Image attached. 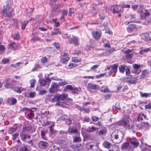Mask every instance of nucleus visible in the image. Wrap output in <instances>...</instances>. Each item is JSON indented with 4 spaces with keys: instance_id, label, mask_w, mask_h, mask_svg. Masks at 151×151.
Instances as JSON below:
<instances>
[{
    "instance_id": "f257e3e1",
    "label": "nucleus",
    "mask_w": 151,
    "mask_h": 151,
    "mask_svg": "<svg viewBox=\"0 0 151 151\" xmlns=\"http://www.w3.org/2000/svg\"><path fill=\"white\" fill-rule=\"evenodd\" d=\"M116 125H119L126 127L129 129H131L134 133H135L136 130H138L137 124L134 121H133L131 125H130L129 120L124 119L122 121H119L115 123Z\"/></svg>"
},
{
    "instance_id": "f03ea898",
    "label": "nucleus",
    "mask_w": 151,
    "mask_h": 151,
    "mask_svg": "<svg viewBox=\"0 0 151 151\" xmlns=\"http://www.w3.org/2000/svg\"><path fill=\"white\" fill-rule=\"evenodd\" d=\"M111 138L114 143L119 144L123 139V133L120 130H115L111 134Z\"/></svg>"
},
{
    "instance_id": "7ed1b4c3",
    "label": "nucleus",
    "mask_w": 151,
    "mask_h": 151,
    "mask_svg": "<svg viewBox=\"0 0 151 151\" xmlns=\"http://www.w3.org/2000/svg\"><path fill=\"white\" fill-rule=\"evenodd\" d=\"M2 12L3 15L5 16L11 17L14 14V10L11 7L10 5L8 3H7L6 5L4 6Z\"/></svg>"
},
{
    "instance_id": "20e7f679",
    "label": "nucleus",
    "mask_w": 151,
    "mask_h": 151,
    "mask_svg": "<svg viewBox=\"0 0 151 151\" xmlns=\"http://www.w3.org/2000/svg\"><path fill=\"white\" fill-rule=\"evenodd\" d=\"M68 97V95H57L55 96L54 98L52 99L51 101L52 102H55L57 101L55 106L59 105L62 106V105L60 103V101L65 100Z\"/></svg>"
},
{
    "instance_id": "39448f33",
    "label": "nucleus",
    "mask_w": 151,
    "mask_h": 151,
    "mask_svg": "<svg viewBox=\"0 0 151 151\" xmlns=\"http://www.w3.org/2000/svg\"><path fill=\"white\" fill-rule=\"evenodd\" d=\"M111 10H113L114 13H118L123 11V7H122V5L121 4L119 5L116 4L111 6Z\"/></svg>"
},
{
    "instance_id": "423d86ee",
    "label": "nucleus",
    "mask_w": 151,
    "mask_h": 151,
    "mask_svg": "<svg viewBox=\"0 0 151 151\" xmlns=\"http://www.w3.org/2000/svg\"><path fill=\"white\" fill-rule=\"evenodd\" d=\"M119 72L121 73H124L125 70L126 75L127 76L130 75V70L129 66L125 65H120L119 67Z\"/></svg>"
},
{
    "instance_id": "0eeeda50",
    "label": "nucleus",
    "mask_w": 151,
    "mask_h": 151,
    "mask_svg": "<svg viewBox=\"0 0 151 151\" xmlns=\"http://www.w3.org/2000/svg\"><path fill=\"white\" fill-rule=\"evenodd\" d=\"M118 65L117 64H114L111 66V69L108 72L109 75L111 76L114 77L117 71V68Z\"/></svg>"
},
{
    "instance_id": "6e6552de",
    "label": "nucleus",
    "mask_w": 151,
    "mask_h": 151,
    "mask_svg": "<svg viewBox=\"0 0 151 151\" xmlns=\"http://www.w3.org/2000/svg\"><path fill=\"white\" fill-rule=\"evenodd\" d=\"M129 142L131 145V146L133 147V149L137 147L139 144L138 140L134 137L130 138L129 139Z\"/></svg>"
},
{
    "instance_id": "1a4fd4ad",
    "label": "nucleus",
    "mask_w": 151,
    "mask_h": 151,
    "mask_svg": "<svg viewBox=\"0 0 151 151\" xmlns=\"http://www.w3.org/2000/svg\"><path fill=\"white\" fill-rule=\"evenodd\" d=\"M121 148L122 150H123L130 151L133 150L132 146L130 145L129 143L128 142L124 143L122 145Z\"/></svg>"
},
{
    "instance_id": "9d476101",
    "label": "nucleus",
    "mask_w": 151,
    "mask_h": 151,
    "mask_svg": "<svg viewBox=\"0 0 151 151\" xmlns=\"http://www.w3.org/2000/svg\"><path fill=\"white\" fill-rule=\"evenodd\" d=\"M72 37L68 40L70 44L73 43L75 45L77 46L79 45V38L74 35H72Z\"/></svg>"
},
{
    "instance_id": "9b49d317",
    "label": "nucleus",
    "mask_w": 151,
    "mask_h": 151,
    "mask_svg": "<svg viewBox=\"0 0 151 151\" xmlns=\"http://www.w3.org/2000/svg\"><path fill=\"white\" fill-rule=\"evenodd\" d=\"M59 86L57 84L52 83L51 85V87L49 89V91L50 93H55L57 92L58 90V88Z\"/></svg>"
},
{
    "instance_id": "f8f14e48",
    "label": "nucleus",
    "mask_w": 151,
    "mask_h": 151,
    "mask_svg": "<svg viewBox=\"0 0 151 151\" xmlns=\"http://www.w3.org/2000/svg\"><path fill=\"white\" fill-rule=\"evenodd\" d=\"M140 66L139 65L134 63L132 65V67L133 68V72L135 74H138L141 71L140 69L139 68Z\"/></svg>"
},
{
    "instance_id": "ddd939ff",
    "label": "nucleus",
    "mask_w": 151,
    "mask_h": 151,
    "mask_svg": "<svg viewBox=\"0 0 151 151\" xmlns=\"http://www.w3.org/2000/svg\"><path fill=\"white\" fill-rule=\"evenodd\" d=\"M38 145L40 148L44 150L47 149L49 147L48 143L44 141L40 142L38 144Z\"/></svg>"
},
{
    "instance_id": "4468645a",
    "label": "nucleus",
    "mask_w": 151,
    "mask_h": 151,
    "mask_svg": "<svg viewBox=\"0 0 151 151\" xmlns=\"http://www.w3.org/2000/svg\"><path fill=\"white\" fill-rule=\"evenodd\" d=\"M140 15L141 18L145 19L146 17L149 16L150 14L147 10L144 9L141 11Z\"/></svg>"
},
{
    "instance_id": "2eb2a0df",
    "label": "nucleus",
    "mask_w": 151,
    "mask_h": 151,
    "mask_svg": "<svg viewBox=\"0 0 151 151\" xmlns=\"http://www.w3.org/2000/svg\"><path fill=\"white\" fill-rule=\"evenodd\" d=\"M17 102V99L13 97L9 98L7 100V103L10 105L15 104Z\"/></svg>"
},
{
    "instance_id": "dca6fc26",
    "label": "nucleus",
    "mask_w": 151,
    "mask_h": 151,
    "mask_svg": "<svg viewBox=\"0 0 151 151\" xmlns=\"http://www.w3.org/2000/svg\"><path fill=\"white\" fill-rule=\"evenodd\" d=\"M59 7L58 4H55L53 5L52 7L51 12L53 15H56L58 12V8Z\"/></svg>"
},
{
    "instance_id": "f3484780",
    "label": "nucleus",
    "mask_w": 151,
    "mask_h": 151,
    "mask_svg": "<svg viewBox=\"0 0 151 151\" xmlns=\"http://www.w3.org/2000/svg\"><path fill=\"white\" fill-rule=\"evenodd\" d=\"M69 59V58L68 56L66 53H64L63 56L61 58L60 62L63 63H66Z\"/></svg>"
},
{
    "instance_id": "a211bd4d",
    "label": "nucleus",
    "mask_w": 151,
    "mask_h": 151,
    "mask_svg": "<svg viewBox=\"0 0 151 151\" xmlns=\"http://www.w3.org/2000/svg\"><path fill=\"white\" fill-rule=\"evenodd\" d=\"M68 132L69 134H72L77 133L78 130L76 127L71 126L69 127Z\"/></svg>"
},
{
    "instance_id": "6ab92c4d",
    "label": "nucleus",
    "mask_w": 151,
    "mask_h": 151,
    "mask_svg": "<svg viewBox=\"0 0 151 151\" xmlns=\"http://www.w3.org/2000/svg\"><path fill=\"white\" fill-rule=\"evenodd\" d=\"M20 136L21 139L24 141H25L27 138L29 139L31 138L30 135L27 134H24L23 132H21L20 133Z\"/></svg>"
},
{
    "instance_id": "aec40b11",
    "label": "nucleus",
    "mask_w": 151,
    "mask_h": 151,
    "mask_svg": "<svg viewBox=\"0 0 151 151\" xmlns=\"http://www.w3.org/2000/svg\"><path fill=\"white\" fill-rule=\"evenodd\" d=\"M72 93L74 94H83V91L80 87H74L72 90Z\"/></svg>"
},
{
    "instance_id": "412c9836",
    "label": "nucleus",
    "mask_w": 151,
    "mask_h": 151,
    "mask_svg": "<svg viewBox=\"0 0 151 151\" xmlns=\"http://www.w3.org/2000/svg\"><path fill=\"white\" fill-rule=\"evenodd\" d=\"M92 34L93 37L96 40L99 39L101 37V34L98 32L93 31Z\"/></svg>"
},
{
    "instance_id": "4be33fe9",
    "label": "nucleus",
    "mask_w": 151,
    "mask_h": 151,
    "mask_svg": "<svg viewBox=\"0 0 151 151\" xmlns=\"http://www.w3.org/2000/svg\"><path fill=\"white\" fill-rule=\"evenodd\" d=\"M88 87L92 89H98L100 87L97 85H95L91 83H89L88 84Z\"/></svg>"
},
{
    "instance_id": "5701e85b",
    "label": "nucleus",
    "mask_w": 151,
    "mask_h": 151,
    "mask_svg": "<svg viewBox=\"0 0 151 151\" xmlns=\"http://www.w3.org/2000/svg\"><path fill=\"white\" fill-rule=\"evenodd\" d=\"M87 147L89 151H96L97 149L96 146L90 144L87 145Z\"/></svg>"
},
{
    "instance_id": "b1692460",
    "label": "nucleus",
    "mask_w": 151,
    "mask_h": 151,
    "mask_svg": "<svg viewBox=\"0 0 151 151\" xmlns=\"http://www.w3.org/2000/svg\"><path fill=\"white\" fill-rule=\"evenodd\" d=\"M136 28V25L134 24H129L127 28V31L128 32H130L135 29Z\"/></svg>"
},
{
    "instance_id": "393cba45",
    "label": "nucleus",
    "mask_w": 151,
    "mask_h": 151,
    "mask_svg": "<svg viewBox=\"0 0 151 151\" xmlns=\"http://www.w3.org/2000/svg\"><path fill=\"white\" fill-rule=\"evenodd\" d=\"M8 47L9 49L12 50H14L17 49V46L16 44L14 42H12L9 44Z\"/></svg>"
},
{
    "instance_id": "a878e982",
    "label": "nucleus",
    "mask_w": 151,
    "mask_h": 151,
    "mask_svg": "<svg viewBox=\"0 0 151 151\" xmlns=\"http://www.w3.org/2000/svg\"><path fill=\"white\" fill-rule=\"evenodd\" d=\"M100 89L101 91L105 93L108 92L109 93H112L113 92H115V91H110L108 88V87L107 86H102L101 88Z\"/></svg>"
},
{
    "instance_id": "bb28decb",
    "label": "nucleus",
    "mask_w": 151,
    "mask_h": 151,
    "mask_svg": "<svg viewBox=\"0 0 151 151\" xmlns=\"http://www.w3.org/2000/svg\"><path fill=\"white\" fill-rule=\"evenodd\" d=\"M97 128L94 127L93 126L89 127L86 129V131L88 132L91 133L94 132L98 129Z\"/></svg>"
},
{
    "instance_id": "cd10ccee",
    "label": "nucleus",
    "mask_w": 151,
    "mask_h": 151,
    "mask_svg": "<svg viewBox=\"0 0 151 151\" xmlns=\"http://www.w3.org/2000/svg\"><path fill=\"white\" fill-rule=\"evenodd\" d=\"M47 132V130L43 129L42 130L41 132L42 138L43 139L45 140L47 139V137L45 136V134Z\"/></svg>"
},
{
    "instance_id": "c85d7f7f",
    "label": "nucleus",
    "mask_w": 151,
    "mask_h": 151,
    "mask_svg": "<svg viewBox=\"0 0 151 151\" xmlns=\"http://www.w3.org/2000/svg\"><path fill=\"white\" fill-rule=\"evenodd\" d=\"M32 129L31 127L25 125L23 126L22 130L23 132H27L30 131Z\"/></svg>"
},
{
    "instance_id": "c756f323",
    "label": "nucleus",
    "mask_w": 151,
    "mask_h": 151,
    "mask_svg": "<svg viewBox=\"0 0 151 151\" xmlns=\"http://www.w3.org/2000/svg\"><path fill=\"white\" fill-rule=\"evenodd\" d=\"M61 33V32L59 31V29L57 28H54V31L51 32V34L52 35H57L58 34H60Z\"/></svg>"
},
{
    "instance_id": "7c9ffc66",
    "label": "nucleus",
    "mask_w": 151,
    "mask_h": 151,
    "mask_svg": "<svg viewBox=\"0 0 151 151\" xmlns=\"http://www.w3.org/2000/svg\"><path fill=\"white\" fill-rule=\"evenodd\" d=\"M30 148V146L28 145L23 146L20 150V151H29Z\"/></svg>"
},
{
    "instance_id": "2f4dec72",
    "label": "nucleus",
    "mask_w": 151,
    "mask_h": 151,
    "mask_svg": "<svg viewBox=\"0 0 151 151\" xmlns=\"http://www.w3.org/2000/svg\"><path fill=\"white\" fill-rule=\"evenodd\" d=\"M149 72L147 70H145L142 72L141 78H144L148 76Z\"/></svg>"
},
{
    "instance_id": "473e14b6",
    "label": "nucleus",
    "mask_w": 151,
    "mask_h": 151,
    "mask_svg": "<svg viewBox=\"0 0 151 151\" xmlns=\"http://www.w3.org/2000/svg\"><path fill=\"white\" fill-rule=\"evenodd\" d=\"M111 144L107 141H104L103 143V146L105 148L109 149L110 148Z\"/></svg>"
},
{
    "instance_id": "72a5a7b5",
    "label": "nucleus",
    "mask_w": 151,
    "mask_h": 151,
    "mask_svg": "<svg viewBox=\"0 0 151 151\" xmlns=\"http://www.w3.org/2000/svg\"><path fill=\"white\" fill-rule=\"evenodd\" d=\"M150 51H151V47L140 50L139 51V53L141 54H142L145 53H147L148 52Z\"/></svg>"
},
{
    "instance_id": "f704fd0d",
    "label": "nucleus",
    "mask_w": 151,
    "mask_h": 151,
    "mask_svg": "<svg viewBox=\"0 0 151 151\" xmlns=\"http://www.w3.org/2000/svg\"><path fill=\"white\" fill-rule=\"evenodd\" d=\"M73 88L71 85H67L65 86L64 89L63 91L67 92L68 91V90H71L72 92V90L73 89Z\"/></svg>"
},
{
    "instance_id": "c9c22d12",
    "label": "nucleus",
    "mask_w": 151,
    "mask_h": 151,
    "mask_svg": "<svg viewBox=\"0 0 151 151\" xmlns=\"http://www.w3.org/2000/svg\"><path fill=\"white\" fill-rule=\"evenodd\" d=\"M137 78L136 77L135 78H130V80H128V81L131 83L134 84L137 82Z\"/></svg>"
},
{
    "instance_id": "e433bc0d",
    "label": "nucleus",
    "mask_w": 151,
    "mask_h": 151,
    "mask_svg": "<svg viewBox=\"0 0 151 151\" xmlns=\"http://www.w3.org/2000/svg\"><path fill=\"white\" fill-rule=\"evenodd\" d=\"M25 90V89L22 87H17L15 89V91L16 92L20 93H21L22 91Z\"/></svg>"
},
{
    "instance_id": "4c0bfd02",
    "label": "nucleus",
    "mask_w": 151,
    "mask_h": 151,
    "mask_svg": "<svg viewBox=\"0 0 151 151\" xmlns=\"http://www.w3.org/2000/svg\"><path fill=\"white\" fill-rule=\"evenodd\" d=\"M4 86L6 88L12 89L14 88V86L13 84H12L9 83H6L4 85Z\"/></svg>"
},
{
    "instance_id": "58836bf2",
    "label": "nucleus",
    "mask_w": 151,
    "mask_h": 151,
    "mask_svg": "<svg viewBox=\"0 0 151 151\" xmlns=\"http://www.w3.org/2000/svg\"><path fill=\"white\" fill-rule=\"evenodd\" d=\"M107 132V131L105 128H104L100 130L99 132V135H103L105 134Z\"/></svg>"
},
{
    "instance_id": "ea45409f",
    "label": "nucleus",
    "mask_w": 151,
    "mask_h": 151,
    "mask_svg": "<svg viewBox=\"0 0 151 151\" xmlns=\"http://www.w3.org/2000/svg\"><path fill=\"white\" fill-rule=\"evenodd\" d=\"M74 151H81V146L77 145H73L72 146Z\"/></svg>"
},
{
    "instance_id": "a19ab883",
    "label": "nucleus",
    "mask_w": 151,
    "mask_h": 151,
    "mask_svg": "<svg viewBox=\"0 0 151 151\" xmlns=\"http://www.w3.org/2000/svg\"><path fill=\"white\" fill-rule=\"evenodd\" d=\"M30 111V112L28 114V117L29 119H31L34 117V113L33 111L32 110V109H31V111Z\"/></svg>"
},
{
    "instance_id": "79ce46f5",
    "label": "nucleus",
    "mask_w": 151,
    "mask_h": 151,
    "mask_svg": "<svg viewBox=\"0 0 151 151\" xmlns=\"http://www.w3.org/2000/svg\"><path fill=\"white\" fill-rule=\"evenodd\" d=\"M17 127H11L9 129V133H12L15 132L17 129Z\"/></svg>"
},
{
    "instance_id": "37998d69",
    "label": "nucleus",
    "mask_w": 151,
    "mask_h": 151,
    "mask_svg": "<svg viewBox=\"0 0 151 151\" xmlns=\"http://www.w3.org/2000/svg\"><path fill=\"white\" fill-rule=\"evenodd\" d=\"M85 137L89 140H92L93 139L92 135L90 134H86L85 135Z\"/></svg>"
},
{
    "instance_id": "c03bdc74",
    "label": "nucleus",
    "mask_w": 151,
    "mask_h": 151,
    "mask_svg": "<svg viewBox=\"0 0 151 151\" xmlns=\"http://www.w3.org/2000/svg\"><path fill=\"white\" fill-rule=\"evenodd\" d=\"M33 10V9L32 8L27 9V13L28 16H31Z\"/></svg>"
},
{
    "instance_id": "a18cd8bd",
    "label": "nucleus",
    "mask_w": 151,
    "mask_h": 151,
    "mask_svg": "<svg viewBox=\"0 0 151 151\" xmlns=\"http://www.w3.org/2000/svg\"><path fill=\"white\" fill-rule=\"evenodd\" d=\"M81 140V138L77 136H75L73 138V142H80Z\"/></svg>"
},
{
    "instance_id": "49530a36",
    "label": "nucleus",
    "mask_w": 151,
    "mask_h": 151,
    "mask_svg": "<svg viewBox=\"0 0 151 151\" xmlns=\"http://www.w3.org/2000/svg\"><path fill=\"white\" fill-rule=\"evenodd\" d=\"M112 149L113 151H120L119 147L115 145H113Z\"/></svg>"
},
{
    "instance_id": "de8ad7c7",
    "label": "nucleus",
    "mask_w": 151,
    "mask_h": 151,
    "mask_svg": "<svg viewBox=\"0 0 151 151\" xmlns=\"http://www.w3.org/2000/svg\"><path fill=\"white\" fill-rule=\"evenodd\" d=\"M59 134L63 136H65L67 134V132L63 130H60L59 131Z\"/></svg>"
},
{
    "instance_id": "09e8293b",
    "label": "nucleus",
    "mask_w": 151,
    "mask_h": 151,
    "mask_svg": "<svg viewBox=\"0 0 151 151\" xmlns=\"http://www.w3.org/2000/svg\"><path fill=\"white\" fill-rule=\"evenodd\" d=\"M28 22L27 20L24 21L22 23V28L23 29H24L26 25L28 23Z\"/></svg>"
},
{
    "instance_id": "8fccbe9b",
    "label": "nucleus",
    "mask_w": 151,
    "mask_h": 151,
    "mask_svg": "<svg viewBox=\"0 0 151 151\" xmlns=\"http://www.w3.org/2000/svg\"><path fill=\"white\" fill-rule=\"evenodd\" d=\"M12 37L14 39L17 40H19V36L18 33L12 35Z\"/></svg>"
},
{
    "instance_id": "3c124183",
    "label": "nucleus",
    "mask_w": 151,
    "mask_h": 151,
    "mask_svg": "<svg viewBox=\"0 0 151 151\" xmlns=\"http://www.w3.org/2000/svg\"><path fill=\"white\" fill-rule=\"evenodd\" d=\"M40 84L41 86H44L47 83V82L46 81L41 79L40 80Z\"/></svg>"
},
{
    "instance_id": "603ef678",
    "label": "nucleus",
    "mask_w": 151,
    "mask_h": 151,
    "mask_svg": "<svg viewBox=\"0 0 151 151\" xmlns=\"http://www.w3.org/2000/svg\"><path fill=\"white\" fill-rule=\"evenodd\" d=\"M141 123L143 128L144 127L147 128L148 127L149 125L148 122H142Z\"/></svg>"
},
{
    "instance_id": "864d4df0",
    "label": "nucleus",
    "mask_w": 151,
    "mask_h": 151,
    "mask_svg": "<svg viewBox=\"0 0 151 151\" xmlns=\"http://www.w3.org/2000/svg\"><path fill=\"white\" fill-rule=\"evenodd\" d=\"M142 115H143V113L139 114L137 116V117L138 121L143 120V118L142 117Z\"/></svg>"
},
{
    "instance_id": "5fc2aeb1",
    "label": "nucleus",
    "mask_w": 151,
    "mask_h": 151,
    "mask_svg": "<svg viewBox=\"0 0 151 151\" xmlns=\"http://www.w3.org/2000/svg\"><path fill=\"white\" fill-rule=\"evenodd\" d=\"M74 9L73 8H70L69 9V11L68 13V15L69 16H71L72 14L74 13Z\"/></svg>"
},
{
    "instance_id": "6e6d98bb",
    "label": "nucleus",
    "mask_w": 151,
    "mask_h": 151,
    "mask_svg": "<svg viewBox=\"0 0 151 151\" xmlns=\"http://www.w3.org/2000/svg\"><path fill=\"white\" fill-rule=\"evenodd\" d=\"M65 123L68 125H70L72 124V120L70 118L67 119H66Z\"/></svg>"
},
{
    "instance_id": "4d7b16f0",
    "label": "nucleus",
    "mask_w": 151,
    "mask_h": 151,
    "mask_svg": "<svg viewBox=\"0 0 151 151\" xmlns=\"http://www.w3.org/2000/svg\"><path fill=\"white\" fill-rule=\"evenodd\" d=\"M91 119L88 116H85L84 118L83 119V122H88L90 121Z\"/></svg>"
},
{
    "instance_id": "13d9d810",
    "label": "nucleus",
    "mask_w": 151,
    "mask_h": 151,
    "mask_svg": "<svg viewBox=\"0 0 151 151\" xmlns=\"http://www.w3.org/2000/svg\"><path fill=\"white\" fill-rule=\"evenodd\" d=\"M22 63L21 62H18L17 63L14 64H12L11 65V66L13 67H14L17 68L19 67L20 65H21Z\"/></svg>"
},
{
    "instance_id": "bf43d9fd",
    "label": "nucleus",
    "mask_w": 151,
    "mask_h": 151,
    "mask_svg": "<svg viewBox=\"0 0 151 151\" xmlns=\"http://www.w3.org/2000/svg\"><path fill=\"white\" fill-rule=\"evenodd\" d=\"M104 26L105 30H107L109 29V27L107 22H105L104 23Z\"/></svg>"
},
{
    "instance_id": "052dcab7",
    "label": "nucleus",
    "mask_w": 151,
    "mask_h": 151,
    "mask_svg": "<svg viewBox=\"0 0 151 151\" xmlns=\"http://www.w3.org/2000/svg\"><path fill=\"white\" fill-rule=\"evenodd\" d=\"M42 63H46L47 60V59L46 57H43L41 60Z\"/></svg>"
},
{
    "instance_id": "680f3d73",
    "label": "nucleus",
    "mask_w": 151,
    "mask_h": 151,
    "mask_svg": "<svg viewBox=\"0 0 151 151\" xmlns=\"http://www.w3.org/2000/svg\"><path fill=\"white\" fill-rule=\"evenodd\" d=\"M40 65L38 64H36L34 66V67L32 69V71H35L37 69L40 67Z\"/></svg>"
},
{
    "instance_id": "e2e57ef3",
    "label": "nucleus",
    "mask_w": 151,
    "mask_h": 151,
    "mask_svg": "<svg viewBox=\"0 0 151 151\" xmlns=\"http://www.w3.org/2000/svg\"><path fill=\"white\" fill-rule=\"evenodd\" d=\"M36 82V81L35 80H31L30 81L31 86L30 87H34V84Z\"/></svg>"
},
{
    "instance_id": "0e129e2a",
    "label": "nucleus",
    "mask_w": 151,
    "mask_h": 151,
    "mask_svg": "<svg viewBox=\"0 0 151 151\" xmlns=\"http://www.w3.org/2000/svg\"><path fill=\"white\" fill-rule=\"evenodd\" d=\"M99 118L96 117V116H93L91 117V119L94 122H96L98 121L99 120Z\"/></svg>"
},
{
    "instance_id": "69168bd1",
    "label": "nucleus",
    "mask_w": 151,
    "mask_h": 151,
    "mask_svg": "<svg viewBox=\"0 0 151 151\" xmlns=\"http://www.w3.org/2000/svg\"><path fill=\"white\" fill-rule=\"evenodd\" d=\"M51 149L52 150L54 151H59V148L55 145H53L52 146V148Z\"/></svg>"
},
{
    "instance_id": "338daca9",
    "label": "nucleus",
    "mask_w": 151,
    "mask_h": 151,
    "mask_svg": "<svg viewBox=\"0 0 151 151\" xmlns=\"http://www.w3.org/2000/svg\"><path fill=\"white\" fill-rule=\"evenodd\" d=\"M9 61V60L8 58H3L2 60V62L4 64L7 63Z\"/></svg>"
},
{
    "instance_id": "774afa93",
    "label": "nucleus",
    "mask_w": 151,
    "mask_h": 151,
    "mask_svg": "<svg viewBox=\"0 0 151 151\" xmlns=\"http://www.w3.org/2000/svg\"><path fill=\"white\" fill-rule=\"evenodd\" d=\"M142 151H151V146H149L148 147L142 150Z\"/></svg>"
}]
</instances>
